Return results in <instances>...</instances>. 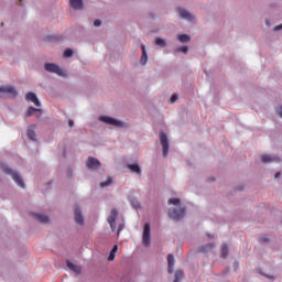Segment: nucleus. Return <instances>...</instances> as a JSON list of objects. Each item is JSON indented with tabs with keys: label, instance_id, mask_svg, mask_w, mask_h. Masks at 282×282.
I'll return each instance as SVG.
<instances>
[{
	"label": "nucleus",
	"instance_id": "obj_1",
	"mask_svg": "<svg viewBox=\"0 0 282 282\" xmlns=\"http://www.w3.org/2000/svg\"><path fill=\"white\" fill-rule=\"evenodd\" d=\"M0 166L6 175H11L12 180L18 184V186H20V188H25V183L23 182L21 174L14 172L10 166L6 165V163H2Z\"/></svg>",
	"mask_w": 282,
	"mask_h": 282
},
{
	"label": "nucleus",
	"instance_id": "obj_2",
	"mask_svg": "<svg viewBox=\"0 0 282 282\" xmlns=\"http://www.w3.org/2000/svg\"><path fill=\"white\" fill-rule=\"evenodd\" d=\"M44 69L46 72H51V74H57V76H66L65 70L59 68V66L56 64L46 63V64H44Z\"/></svg>",
	"mask_w": 282,
	"mask_h": 282
},
{
	"label": "nucleus",
	"instance_id": "obj_3",
	"mask_svg": "<svg viewBox=\"0 0 282 282\" xmlns=\"http://www.w3.org/2000/svg\"><path fill=\"white\" fill-rule=\"evenodd\" d=\"M142 245L145 247L151 246V225L149 223L143 227Z\"/></svg>",
	"mask_w": 282,
	"mask_h": 282
},
{
	"label": "nucleus",
	"instance_id": "obj_4",
	"mask_svg": "<svg viewBox=\"0 0 282 282\" xmlns=\"http://www.w3.org/2000/svg\"><path fill=\"white\" fill-rule=\"evenodd\" d=\"M160 142L163 149V156L166 158V155H169V137L166 135V133H160Z\"/></svg>",
	"mask_w": 282,
	"mask_h": 282
},
{
	"label": "nucleus",
	"instance_id": "obj_5",
	"mask_svg": "<svg viewBox=\"0 0 282 282\" xmlns=\"http://www.w3.org/2000/svg\"><path fill=\"white\" fill-rule=\"evenodd\" d=\"M186 215V209L184 208H178V209H170L169 212V217L170 219H182Z\"/></svg>",
	"mask_w": 282,
	"mask_h": 282
},
{
	"label": "nucleus",
	"instance_id": "obj_6",
	"mask_svg": "<svg viewBox=\"0 0 282 282\" xmlns=\"http://www.w3.org/2000/svg\"><path fill=\"white\" fill-rule=\"evenodd\" d=\"M87 169H90L91 171L96 169H100L101 164L100 161L94 156H89L86 161Z\"/></svg>",
	"mask_w": 282,
	"mask_h": 282
},
{
	"label": "nucleus",
	"instance_id": "obj_7",
	"mask_svg": "<svg viewBox=\"0 0 282 282\" xmlns=\"http://www.w3.org/2000/svg\"><path fill=\"white\" fill-rule=\"evenodd\" d=\"M99 120L106 124H111L112 127H122V121H118L111 117L101 116L99 117Z\"/></svg>",
	"mask_w": 282,
	"mask_h": 282
},
{
	"label": "nucleus",
	"instance_id": "obj_8",
	"mask_svg": "<svg viewBox=\"0 0 282 282\" xmlns=\"http://www.w3.org/2000/svg\"><path fill=\"white\" fill-rule=\"evenodd\" d=\"M0 94H10V96H12L13 98H17V96H19V93H17V88H14V86H1Z\"/></svg>",
	"mask_w": 282,
	"mask_h": 282
},
{
	"label": "nucleus",
	"instance_id": "obj_9",
	"mask_svg": "<svg viewBox=\"0 0 282 282\" xmlns=\"http://www.w3.org/2000/svg\"><path fill=\"white\" fill-rule=\"evenodd\" d=\"M25 100L28 102H33L35 107H41V101H39V97H36V94L34 93H28L25 95Z\"/></svg>",
	"mask_w": 282,
	"mask_h": 282
},
{
	"label": "nucleus",
	"instance_id": "obj_10",
	"mask_svg": "<svg viewBox=\"0 0 282 282\" xmlns=\"http://www.w3.org/2000/svg\"><path fill=\"white\" fill-rule=\"evenodd\" d=\"M69 6L73 10H83L85 8L83 0H69Z\"/></svg>",
	"mask_w": 282,
	"mask_h": 282
},
{
	"label": "nucleus",
	"instance_id": "obj_11",
	"mask_svg": "<svg viewBox=\"0 0 282 282\" xmlns=\"http://www.w3.org/2000/svg\"><path fill=\"white\" fill-rule=\"evenodd\" d=\"M75 223L79 226H83V224H85V219L83 218V213L80 212L79 207H75Z\"/></svg>",
	"mask_w": 282,
	"mask_h": 282
},
{
	"label": "nucleus",
	"instance_id": "obj_12",
	"mask_svg": "<svg viewBox=\"0 0 282 282\" xmlns=\"http://www.w3.org/2000/svg\"><path fill=\"white\" fill-rule=\"evenodd\" d=\"M117 218H118V210L113 208L111 209L110 215L108 217V224H110V228H113V224H116Z\"/></svg>",
	"mask_w": 282,
	"mask_h": 282
},
{
	"label": "nucleus",
	"instance_id": "obj_13",
	"mask_svg": "<svg viewBox=\"0 0 282 282\" xmlns=\"http://www.w3.org/2000/svg\"><path fill=\"white\" fill-rule=\"evenodd\" d=\"M175 265V258L173 254H167V272L169 274H173V268Z\"/></svg>",
	"mask_w": 282,
	"mask_h": 282
},
{
	"label": "nucleus",
	"instance_id": "obj_14",
	"mask_svg": "<svg viewBox=\"0 0 282 282\" xmlns=\"http://www.w3.org/2000/svg\"><path fill=\"white\" fill-rule=\"evenodd\" d=\"M261 162H262L263 164H268V163H270V162H279V158L272 156V155H270V154H263V155L261 156Z\"/></svg>",
	"mask_w": 282,
	"mask_h": 282
},
{
	"label": "nucleus",
	"instance_id": "obj_15",
	"mask_svg": "<svg viewBox=\"0 0 282 282\" xmlns=\"http://www.w3.org/2000/svg\"><path fill=\"white\" fill-rule=\"evenodd\" d=\"M178 14L181 19H185L186 21H193V15L184 9H178Z\"/></svg>",
	"mask_w": 282,
	"mask_h": 282
},
{
	"label": "nucleus",
	"instance_id": "obj_16",
	"mask_svg": "<svg viewBox=\"0 0 282 282\" xmlns=\"http://www.w3.org/2000/svg\"><path fill=\"white\" fill-rule=\"evenodd\" d=\"M36 128V126H31L29 129H28V138L30 140H32L33 142H36V132L34 131V129Z\"/></svg>",
	"mask_w": 282,
	"mask_h": 282
},
{
	"label": "nucleus",
	"instance_id": "obj_17",
	"mask_svg": "<svg viewBox=\"0 0 282 282\" xmlns=\"http://www.w3.org/2000/svg\"><path fill=\"white\" fill-rule=\"evenodd\" d=\"M128 169L131 171V173H135L137 175L142 174V170L140 169V165H138V164H128Z\"/></svg>",
	"mask_w": 282,
	"mask_h": 282
},
{
	"label": "nucleus",
	"instance_id": "obj_18",
	"mask_svg": "<svg viewBox=\"0 0 282 282\" xmlns=\"http://www.w3.org/2000/svg\"><path fill=\"white\" fill-rule=\"evenodd\" d=\"M36 112L43 113V110L39 109V108H34V107H29V109L25 112V116H26V118H30V116H34V113H36Z\"/></svg>",
	"mask_w": 282,
	"mask_h": 282
},
{
	"label": "nucleus",
	"instance_id": "obj_19",
	"mask_svg": "<svg viewBox=\"0 0 282 282\" xmlns=\"http://www.w3.org/2000/svg\"><path fill=\"white\" fill-rule=\"evenodd\" d=\"M34 217L37 221H40V224H47V221H50V218L42 214H34Z\"/></svg>",
	"mask_w": 282,
	"mask_h": 282
},
{
	"label": "nucleus",
	"instance_id": "obj_20",
	"mask_svg": "<svg viewBox=\"0 0 282 282\" xmlns=\"http://www.w3.org/2000/svg\"><path fill=\"white\" fill-rule=\"evenodd\" d=\"M66 265L68 269L72 270V272H75V274H80V267H78L69 261L66 262Z\"/></svg>",
	"mask_w": 282,
	"mask_h": 282
},
{
	"label": "nucleus",
	"instance_id": "obj_21",
	"mask_svg": "<svg viewBox=\"0 0 282 282\" xmlns=\"http://www.w3.org/2000/svg\"><path fill=\"white\" fill-rule=\"evenodd\" d=\"M142 56H141V65H147V47L141 45Z\"/></svg>",
	"mask_w": 282,
	"mask_h": 282
},
{
	"label": "nucleus",
	"instance_id": "obj_22",
	"mask_svg": "<svg viewBox=\"0 0 282 282\" xmlns=\"http://www.w3.org/2000/svg\"><path fill=\"white\" fill-rule=\"evenodd\" d=\"M182 279H184V271L177 270L175 272L174 281L173 282H180V281H182Z\"/></svg>",
	"mask_w": 282,
	"mask_h": 282
},
{
	"label": "nucleus",
	"instance_id": "obj_23",
	"mask_svg": "<svg viewBox=\"0 0 282 282\" xmlns=\"http://www.w3.org/2000/svg\"><path fill=\"white\" fill-rule=\"evenodd\" d=\"M116 252H118L117 245H115L113 248L111 249L110 254L108 257V261H113V259H116Z\"/></svg>",
	"mask_w": 282,
	"mask_h": 282
},
{
	"label": "nucleus",
	"instance_id": "obj_24",
	"mask_svg": "<svg viewBox=\"0 0 282 282\" xmlns=\"http://www.w3.org/2000/svg\"><path fill=\"white\" fill-rule=\"evenodd\" d=\"M155 45H158L159 47H166V41H164L163 39L156 37Z\"/></svg>",
	"mask_w": 282,
	"mask_h": 282
},
{
	"label": "nucleus",
	"instance_id": "obj_25",
	"mask_svg": "<svg viewBox=\"0 0 282 282\" xmlns=\"http://www.w3.org/2000/svg\"><path fill=\"white\" fill-rule=\"evenodd\" d=\"M113 180L111 177H108L106 182L100 183L101 188H107V186H111Z\"/></svg>",
	"mask_w": 282,
	"mask_h": 282
},
{
	"label": "nucleus",
	"instance_id": "obj_26",
	"mask_svg": "<svg viewBox=\"0 0 282 282\" xmlns=\"http://www.w3.org/2000/svg\"><path fill=\"white\" fill-rule=\"evenodd\" d=\"M213 248H215L214 243L205 245L200 248V252H208V250H213Z\"/></svg>",
	"mask_w": 282,
	"mask_h": 282
},
{
	"label": "nucleus",
	"instance_id": "obj_27",
	"mask_svg": "<svg viewBox=\"0 0 282 282\" xmlns=\"http://www.w3.org/2000/svg\"><path fill=\"white\" fill-rule=\"evenodd\" d=\"M178 41L180 43H188V41H191V36L183 34V35H178Z\"/></svg>",
	"mask_w": 282,
	"mask_h": 282
},
{
	"label": "nucleus",
	"instance_id": "obj_28",
	"mask_svg": "<svg viewBox=\"0 0 282 282\" xmlns=\"http://www.w3.org/2000/svg\"><path fill=\"white\" fill-rule=\"evenodd\" d=\"M220 252H221L223 259H226L228 257V246L227 245H223Z\"/></svg>",
	"mask_w": 282,
	"mask_h": 282
},
{
	"label": "nucleus",
	"instance_id": "obj_29",
	"mask_svg": "<svg viewBox=\"0 0 282 282\" xmlns=\"http://www.w3.org/2000/svg\"><path fill=\"white\" fill-rule=\"evenodd\" d=\"M72 56H74V51H72V48H66L64 51V57L65 58H72Z\"/></svg>",
	"mask_w": 282,
	"mask_h": 282
},
{
	"label": "nucleus",
	"instance_id": "obj_30",
	"mask_svg": "<svg viewBox=\"0 0 282 282\" xmlns=\"http://www.w3.org/2000/svg\"><path fill=\"white\" fill-rule=\"evenodd\" d=\"M167 204H172L173 206H180L181 200L180 198H170Z\"/></svg>",
	"mask_w": 282,
	"mask_h": 282
},
{
	"label": "nucleus",
	"instance_id": "obj_31",
	"mask_svg": "<svg viewBox=\"0 0 282 282\" xmlns=\"http://www.w3.org/2000/svg\"><path fill=\"white\" fill-rule=\"evenodd\" d=\"M175 52L176 53L182 52L183 54H188V46H183L182 48H177Z\"/></svg>",
	"mask_w": 282,
	"mask_h": 282
},
{
	"label": "nucleus",
	"instance_id": "obj_32",
	"mask_svg": "<svg viewBox=\"0 0 282 282\" xmlns=\"http://www.w3.org/2000/svg\"><path fill=\"white\" fill-rule=\"evenodd\" d=\"M260 241H261L262 243H268V241H270V239L268 238V236H262V237L260 238Z\"/></svg>",
	"mask_w": 282,
	"mask_h": 282
},
{
	"label": "nucleus",
	"instance_id": "obj_33",
	"mask_svg": "<svg viewBox=\"0 0 282 282\" xmlns=\"http://www.w3.org/2000/svg\"><path fill=\"white\" fill-rule=\"evenodd\" d=\"M101 24H102V22L100 20H95L94 21L95 28H100Z\"/></svg>",
	"mask_w": 282,
	"mask_h": 282
},
{
	"label": "nucleus",
	"instance_id": "obj_34",
	"mask_svg": "<svg viewBox=\"0 0 282 282\" xmlns=\"http://www.w3.org/2000/svg\"><path fill=\"white\" fill-rule=\"evenodd\" d=\"M276 113H278V116H280V118H282V106H279L276 108Z\"/></svg>",
	"mask_w": 282,
	"mask_h": 282
},
{
	"label": "nucleus",
	"instance_id": "obj_35",
	"mask_svg": "<svg viewBox=\"0 0 282 282\" xmlns=\"http://www.w3.org/2000/svg\"><path fill=\"white\" fill-rule=\"evenodd\" d=\"M171 102H177V95H172Z\"/></svg>",
	"mask_w": 282,
	"mask_h": 282
},
{
	"label": "nucleus",
	"instance_id": "obj_36",
	"mask_svg": "<svg viewBox=\"0 0 282 282\" xmlns=\"http://www.w3.org/2000/svg\"><path fill=\"white\" fill-rule=\"evenodd\" d=\"M68 127L73 128L74 127V120H68Z\"/></svg>",
	"mask_w": 282,
	"mask_h": 282
},
{
	"label": "nucleus",
	"instance_id": "obj_37",
	"mask_svg": "<svg viewBox=\"0 0 282 282\" xmlns=\"http://www.w3.org/2000/svg\"><path fill=\"white\" fill-rule=\"evenodd\" d=\"M274 177H275V180H278V177H281V172H276Z\"/></svg>",
	"mask_w": 282,
	"mask_h": 282
},
{
	"label": "nucleus",
	"instance_id": "obj_38",
	"mask_svg": "<svg viewBox=\"0 0 282 282\" xmlns=\"http://www.w3.org/2000/svg\"><path fill=\"white\" fill-rule=\"evenodd\" d=\"M133 206L134 208H140V203H134Z\"/></svg>",
	"mask_w": 282,
	"mask_h": 282
},
{
	"label": "nucleus",
	"instance_id": "obj_39",
	"mask_svg": "<svg viewBox=\"0 0 282 282\" xmlns=\"http://www.w3.org/2000/svg\"><path fill=\"white\" fill-rule=\"evenodd\" d=\"M274 30H282V24L274 28Z\"/></svg>",
	"mask_w": 282,
	"mask_h": 282
},
{
	"label": "nucleus",
	"instance_id": "obj_40",
	"mask_svg": "<svg viewBox=\"0 0 282 282\" xmlns=\"http://www.w3.org/2000/svg\"><path fill=\"white\" fill-rule=\"evenodd\" d=\"M111 230H116V223L112 224V227H110Z\"/></svg>",
	"mask_w": 282,
	"mask_h": 282
},
{
	"label": "nucleus",
	"instance_id": "obj_41",
	"mask_svg": "<svg viewBox=\"0 0 282 282\" xmlns=\"http://www.w3.org/2000/svg\"><path fill=\"white\" fill-rule=\"evenodd\" d=\"M120 230H122V227H119V228H118V235H120Z\"/></svg>",
	"mask_w": 282,
	"mask_h": 282
},
{
	"label": "nucleus",
	"instance_id": "obj_42",
	"mask_svg": "<svg viewBox=\"0 0 282 282\" xmlns=\"http://www.w3.org/2000/svg\"><path fill=\"white\" fill-rule=\"evenodd\" d=\"M267 25H270V21L265 20Z\"/></svg>",
	"mask_w": 282,
	"mask_h": 282
}]
</instances>
